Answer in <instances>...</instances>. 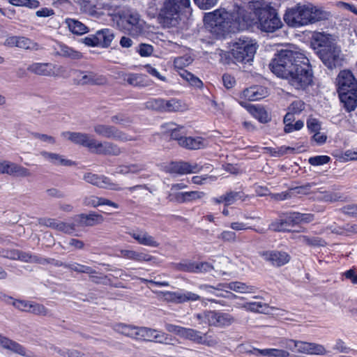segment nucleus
I'll use <instances>...</instances> for the list:
<instances>
[{
    "label": "nucleus",
    "instance_id": "nucleus-1",
    "mask_svg": "<svg viewBox=\"0 0 357 357\" xmlns=\"http://www.w3.org/2000/svg\"><path fill=\"white\" fill-rule=\"evenodd\" d=\"M204 22L206 27L216 36L236 29H244L257 24L262 31L273 33L282 26V22L267 0H250L243 2L236 0L231 9H217L205 13Z\"/></svg>",
    "mask_w": 357,
    "mask_h": 357
},
{
    "label": "nucleus",
    "instance_id": "nucleus-2",
    "mask_svg": "<svg viewBox=\"0 0 357 357\" xmlns=\"http://www.w3.org/2000/svg\"><path fill=\"white\" fill-rule=\"evenodd\" d=\"M271 71L285 78L296 89H305L312 81L310 60L303 54L282 50L270 63Z\"/></svg>",
    "mask_w": 357,
    "mask_h": 357
},
{
    "label": "nucleus",
    "instance_id": "nucleus-3",
    "mask_svg": "<svg viewBox=\"0 0 357 357\" xmlns=\"http://www.w3.org/2000/svg\"><path fill=\"white\" fill-rule=\"evenodd\" d=\"M314 42L317 45L316 54L328 68L333 69L342 65L340 49L331 34L314 31Z\"/></svg>",
    "mask_w": 357,
    "mask_h": 357
},
{
    "label": "nucleus",
    "instance_id": "nucleus-4",
    "mask_svg": "<svg viewBox=\"0 0 357 357\" xmlns=\"http://www.w3.org/2000/svg\"><path fill=\"white\" fill-rule=\"evenodd\" d=\"M340 102L348 112L357 107V80L349 70H340L336 78Z\"/></svg>",
    "mask_w": 357,
    "mask_h": 357
},
{
    "label": "nucleus",
    "instance_id": "nucleus-5",
    "mask_svg": "<svg viewBox=\"0 0 357 357\" xmlns=\"http://www.w3.org/2000/svg\"><path fill=\"white\" fill-rule=\"evenodd\" d=\"M257 49L255 40L241 37L231 44L229 53L235 63H247L252 61Z\"/></svg>",
    "mask_w": 357,
    "mask_h": 357
},
{
    "label": "nucleus",
    "instance_id": "nucleus-6",
    "mask_svg": "<svg viewBox=\"0 0 357 357\" xmlns=\"http://www.w3.org/2000/svg\"><path fill=\"white\" fill-rule=\"evenodd\" d=\"M117 25L125 33L132 37L144 34L146 28V22L141 19L139 15L131 10H125L119 13Z\"/></svg>",
    "mask_w": 357,
    "mask_h": 357
},
{
    "label": "nucleus",
    "instance_id": "nucleus-7",
    "mask_svg": "<svg viewBox=\"0 0 357 357\" xmlns=\"http://www.w3.org/2000/svg\"><path fill=\"white\" fill-rule=\"evenodd\" d=\"M190 3V0H165L159 14L160 23L165 26H175L181 9L188 7Z\"/></svg>",
    "mask_w": 357,
    "mask_h": 357
},
{
    "label": "nucleus",
    "instance_id": "nucleus-8",
    "mask_svg": "<svg viewBox=\"0 0 357 357\" xmlns=\"http://www.w3.org/2000/svg\"><path fill=\"white\" fill-rule=\"evenodd\" d=\"M311 215L291 211L282 213L278 219L270 225V229L274 231H290L295 225L311 220Z\"/></svg>",
    "mask_w": 357,
    "mask_h": 357
},
{
    "label": "nucleus",
    "instance_id": "nucleus-9",
    "mask_svg": "<svg viewBox=\"0 0 357 357\" xmlns=\"http://www.w3.org/2000/svg\"><path fill=\"white\" fill-rule=\"evenodd\" d=\"M312 20V8L305 5H297L287 10L284 20L291 27H301L311 22Z\"/></svg>",
    "mask_w": 357,
    "mask_h": 357
},
{
    "label": "nucleus",
    "instance_id": "nucleus-10",
    "mask_svg": "<svg viewBox=\"0 0 357 357\" xmlns=\"http://www.w3.org/2000/svg\"><path fill=\"white\" fill-rule=\"evenodd\" d=\"M342 185L333 182H328L324 185L314 189V201L326 203L344 202L347 200V196L341 192Z\"/></svg>",
    "mask_w": 357,
    "mask_h": 357
},
{
    "label": "nucleus",
    "instance_id": "nucleus-11",
    "mask_svg": "<svg viewBox=\"0 0 357 357\" xmlns=\"http://www.w3.org/2000/svg\"><path fill=\"white\" fill-rule=\"evenodd\" d=\"M196 317L208 323L209 326L216 327L227 326L234 321V318L229 314L216 311H207L203 314H197Z\"/></svg>",
    "mask_w": 357,
    "mask_h": 357
},
{
    "label": "nucleus",
    "instance_id": "nucleus-12",
    "mask_svg": "<svg viewBox=\"0 0 357 357\" xmlns=\"http://www.w3.org/2000/svg\"><path fill=\"white\" fill-rule=\"evenodd\" d=\"M137 340L155 342L160 344H169L171 340L169 335L157 329L148 327H139Z\"/></svg>",
    "mask_w": 357,
    "mask_h": 357
},
{
    "label": "nucleus",
    "instance_id": "nucleus-13",
    "mask_svg": "<svg viewBox=\"0 0 357 357\" xmlns=\"http://www.w3.org/2000/svg\"><path fill=\"white\" fill-rule=\"evenodd\" d=\"M94 132L99 136L108 139H114L122 142L131 140L132 138L119 130L114 126L105 124H96L93 127Z\"/></svg>",
    "mask_w": 357,
    "mask_h": 357
},
{
    "label": "nucleus",
    "instance_id": "nucleus-14",
    "mask_svg": "<svg viewBox=\"0 0 357 357\" xmlns=\"http://www.w3.org/2000/svg\"><path fill=\"white\" fill-rule=\"evenodd\" d=\"M260 256L264 261L276 267L287 264L291 259L288 252L277 250L263 251L260 253Z\"/></svg>",
    "mask_w": 357,
    "mask_h": 357
},
{
    "label": "nucleus",
    "instance_id": "nucleus-15",
    "mask_svg": "<svg viewBox=\"0 0 357 357\" xmlns=\"http://www.w3.org/2000/svg\"><path fill=\"white\" fill-rule=\"evenodd\" d=\"M163 298L167 302L175 303L196 301L200 299L199 295L183 289L176 291H165L163 293Z\"/></svg>",
    "mask_w": 357,
    "mask_h": 357
},
{
    "label": "nucleus",
    "instance_id": "nucleus-16",
    "mask_svg": "<svg viewBox=\"0 0 357 357\" xmlns=\"http://www.w3.org/2000/svg\"><path fill=\"white\" fill-rule=\"evenodd\" d=\"M84 179L87 183L96 185L99 188L116 191L122 190L121 187L116 183H112L109 178L105 176H99L92 173H87L84 176Z\"/></svg>",
    "mask_w": 357,
    "mask_h": 357
},
{
    "label": "nucleus",
    "instance_id": "nucleus-17",
    "mask_svg": "<svg viewBox=\"0 0 357 357\" xmlns=\"http://www.w3.org/2000/svg\"><path fill=\"white\" fill-rule=\"evenodd\" d=\"M0 174L20 177L31 176L28 169L8 160H0Z\"/></svg>",
    "mask_w": 357,
    "mask_h": 357
},
{
    "label": "nucleus",
    "instance_id": "nucleus-18",
    "mask_svg": "<svg viewBox=\"0 0 357 357\" xmlns=\"http://www.w3.org/2000/svg\"><path fill=\"white\" fill-rule=\"evenodd\" d=\"M61 137L75 144L87 147L91 152L96 140L87 134L76 132H63L61 133Z\"/></svg>",
    "mask_w": 357,
    "mask_h": 357
},
{
    "label": "nucleus",
    "instance_id": "nucleus-19",
    "mask_svg": "<svg viewBox=\"0 0 357 357\" xmlns=\"http://www.w3.org/2000/svg\"><path fill=\"white\" fill-rule=\"evenodd\" d=\"M75 79L82 85L102 84L106 82L105 77L91 71H76Z\"/></svg>",
    "mask_w": 357,
    "mask_h": 357
},
{
    "label": "nucleus",
    "instance_id": "nucleus-20",
    "mask_svg": "<svg viewBox=\"0 0 357 357\" xmlns=\"http://www.w3.org/2000/svg\"><path fill=\"white\" fill-rule=\"evenodd\" d=\"M200 167L196 164H190L185 162H175L170 163L166 167V171L174 174H187L198 172Z\"/></svg>",
    "mask_w": 357,
    "mask_h": 357
},
{
    "label": "nucleus",
    "instance_id": "nucleus-21",
    "mask_svg": "<svg viewBox=\"0 0 357 357\" xmlns=\"http://www.w3.org/2000/svg\"><path fill=\"white\" fill-rule=\"evenodd\" d=\"M268 95V91L266 88L261 86H253L245 89L240 94V98L248 101H257Z\"/></svg>",
    "mask_w": 357,
    "mask_h": 357
},
{
    "label": "nucleus",
    "instance_id": "nucleus-22",
    "mask_svg": "<svg viewBox=\"0 0 357 357\" xmlns=\"http://www.w3.org/2000/svg\"><path fill=\"white\" fill-rule=\"evenodd\" d=\"M0 347L22 356L30 357L31 353L20 344L0 334Z\"/></svg>",
    "mask_w": 357,
    "mask_h": 357
},
{
    "label": "nucleus",
    "instance_id": "nucleus-23",
    "mask_svg": "<svg viewBox=\"0 0 357 357\" xmlns=\"http://www.w3.org/2000/svg\"><path fill=\"white\" fill-rule=\"evenodd\" d=\"M129 235L131 236L138 243L153 248H157L159 245L158 241L155 238L149 234L146 231L142 229L134 230L128 232Z\"/></svg>",
    "mask_w": 357,
    "mask_h": 357
},
{
    "label": "nucleus",
    "instance_id": "nucleus-24",
    "mask_svg": "<svg viewBox=\"0 0 357 357\" xmlns=\"http://www.w3.org/2000/svg\"><path fill=\"white\" fill-rule=\"evenodd\" d=\"M92 152L98 154L117 155L121 153V150L117 145L113 143L108 142H100L96 139L93 146Z\"/></svg>",
    "mask_w": 357,
    "mask_h": 357
},
{
    "label": "nucleus",
    "instance_id": "nucleus-25",
    "mask_svg": "<svg viewBox=\"0 0 357 357\" xmlns=\"http://www.w3.org/2000/svg\"><path fill=\"white\" fill-rule=\"evenodd\" d=\"M311 192V185H306L298 186L289 189L287 192L278 193L273 195V197L277 200H284L294 197H300L304 195H307Z\"/></svg>",
    "mask_w": 357,
    "mask_h": 357
},
{
    "label": "nucleus",
    "instance_id": "nucleus-26",
    "mask_svg": "<svg viewBox=\"0 0 357 357\" xmlns=\"http://www.w3.org/2000/svg\"><path fill=\"white\" fill-rule=\"evenodd\" d=\"M282 346L287 350L295 353L310 354L312 349V344L308 342L286 340Z\"/></svg>",
    "mask_w": 357,
    "mask_h": 357
},
{
    "label": "nucleus",
    "instance_id": "nucleus-27",
    "mask_svg": "<svg viewBox=\"0 0 357 357\" xmlns=\"http://www.w3.org/2000/svg\"><path fill=\"white\" fill-rule=\"evenodd\" d=\"M120 257L139 262L155 261V258L146 252L132 250H120Z\"/></svg>",
    "mask_w": 357,
    "mask_h": 357
},
{
    "label": "nucleus",
    "instance_id": "nucleus-28",
    "mask_svg": "<svg viewBox=\"0 0 357 357\" xmlns=\"http://www.w3.org/2000/svg\"><path fill=\"white\" fill-rule=\"evenodd\" d=\"M162 128L164 134L169 135L173 139L177 140L180 145V139L184 138V137L182 136V134L184 133V128L183 126H178L172 122H169L162 125Z\"/></svg>",
    "mask_w": 357,
    "mask_h": 357
},
{
    "label": "nucleus",
    "instance_id": "nucleus-29",
    "mask_svg": "<svg viewBox=\"0 0 357 357\" xmlns=\"http://www.w3.org/2000/svg\"><path fill=\"white\" fill-rule=\"evenodd\" d=\"M40 155L47 162L54 165L70 166L73 164L71 160L66 159L63 155L55 153L41 151Z\"/></svg>",
    "mask_w": 357,
    "mask_h": 357
},
{
    "label": "nucleus",
    "instance_id": "nucleus-30",
    "mask_svg": "<svg viewBox=\"0 0 357 357\" xmlns=\"http://www.w3.org/2000/svg\"><path fill=\"white\" fill-rule=\"evenodd\" d=\"M180 146L188 149H199L206 146V141L201 137H184L180 139Z\"/></svg>",
    "mask_w": 357,
    "mask_h": 357
},
{
    "label": "nucleus",
    "instance_id": "nucleus-31",
    "mask_svg": "<svg viewBox=\"0 0 357 357\" xmlns=\"http://www.w3.org/2000/svg\"><path fill=\"white\" fill-rule=\"evenodd\" d=\"M240 105L245 107L248 111L260 122L265 123L268 121V115L266 110L259 106L248 104L243 101L239 102Z\"/></svg>",
    "mask_w": 357,
    "mask_h": 357
},
{
    "label": "nucleus",
    "instance_id": "nucleus-32",
    "mask_svg": "<svg viewBox=\"0 0 357 357\" xmlns=\"http://www.w3.org/2000/svg\"><path fill=\"white\" fill-rule=\"evenodd\" d=\"M27 70L38 75L49 76L54 73V66L49 63H33L29 65Z\"/></svg>",
    "mask_w": 357,
    "mask_h": 357
},
{
    "label": "nucleus",
    "instance_id": "nucleus-33",
    "mask_svg": "<svg viewBox=\"0 0 357 357\" xmlns=\"http://www.w3.org/2000/svg\"><path fill=\"white\" fill-rule=\"evenodd\" d=\"M250 353L255 356H262L267 357H289V352L287 349L284 350L275 348L264 349L255 348L252 351H250Z\"/></svg>",
    "mask_w": 357,
    "mask_h": 357
},
{
    "label": "nucleus",
    "instance_id": "nucleus-34",
    "mask_svg": "<svg viewBox=\"0 0 357 357\" xmlns=\"http://www.w3.org/2000/svg\"><path fill=\"white\" fill-rule=\"evenodd\" d=\"M0 255L10 259H18L25 262L32 261L34 259V257L29 254L21 252L17 250H0Z\"/></svg>",
    "mask_w": 357,
    "mask_h": 357
},
{
    "label": "nucleus",
    "instance_id": "nucleus-35",
    "mask_svg": "<svg viewBox=\"0 0 357 357\" xmlns=\"http://www.w3.org/2000/svg\"><path fill=\"white\" fill-rule=\"evenodd\" d=\"M84 204L87 206L97 207L98 206L107 205L114 208H119V204L109 199L102 197L91 195L86 197L84 199Z\"/></svg>",
    "mask_w": 357,
    "mask_h": 357
},
{
    "label": "nucleus",
    "instance_id": "nucleus-36",
    "mask_svg": "<svg viewBox=\"0 0 357 357\" xmlns=\"http://www.w3.org/2000/svg\"><path fill=\"white\" fill-rule=\"evenodd\" d=\"M100 47H108L114 38V32L109 29H103L96 33Z\"/></svg>",
    "mask_w": 357,
    "mask_h": 357
},
{
    "label": "nucleus",
    "instance_id": "nucleus-37",
    "mask_svg": "<svg viewBox=\"0 0 357 357\" xmlns=\"http://www.w3.org/2000/svg\"><path fill=\"white\" fill-rule=\"evenodd\" d=\"M222 288H228L230 290L241 294H249L255 292V287L248 286L241 282H232L230 283L220 284Z\"/></svg>",
    "mask_w": 357,
    "mask_h": 357
},
{
    "label": "nucleus",
    "instance_id": "nucleus-38",
    "mask_svg": "<svg viewBox=\"0 0 357 357\" xmlns=\"http://www.w3.org/2000/svg\"><path fill=\"white\" fill-rule=\"evenodd\" d=\"M95 12L99 15H109L113 17V19L119 17V13H121L123 10H118L116 7L110 6L108 4H100L98 3L95 6Z\"/></svg>",
    "mask_w": 357,
    "mask_h": 357
},
{
    "label": "nucleus",
    "instance_id": "nucleus-39",
    "mask_svg": "<svg viewBox=\"0 0 357 357\" xmlns=\"http://www.w3.org/2000/svg\"><path fill=\"white\" fill-rule=\"evenodd\" d=\"M66 23L70 32L76 35H82L89 32V28L81 22L74 19H67Z\"/></svg>",
    "mask_w": 357,
    "mask_h": 357
},
{
    "label": "nucleus",
    "instance_id": "nucleus-40",
    "mask_svg": "<svg viewBox=\"0 0 357 357\" xmlns=\"http://www.w3.org/2000/svg\"><path fill=\"white\" fill-rule=\"evenodd\" d=\"M139 328L131 325H126L124 324H118L115 325L114 330L126 336L137 340L138 335Z\"/></svg>",
    "mask_w": 357,
    "mask_h": 357
},
{
    "label": "nucleus",
    "instance_id": "nucleus-41",
    "mask_svg": "<svg viewBox=\"0 0 357 357\" xmlns=\"http://www.w3.org/2000/svg\"><path fill=\"white\" fill-rule=\"evenodd\" d=\"M187 109V105L180 100L172 98L165 100L164 112H183Z\"/></svg>",
    "mask_w": 357,
    "mask_h": 357
},
{
    "label": "nucleus",
    "instance_id": "nucleus-42",
    "mask_svg": "<svg viewBox=\"0 0 357 357\" xmlns=\"http://www.w3.org/2000/svg\"><path fill=\"white\" fill-rule=\"evenodd\" d=\"M181 337L197 344L203 342V334L200 331L190 328H184Z\"/></svg>",
    "mask_w": 357,
    "mask_h": 357
},
{
    "label": "nucleus",
    "instance_id": "nucleus-43",
    "mask_svg": "<svg viewBox=\"0 0 357 357\" xmlns=\"http://www.w3.org/2000/svg\"><path fill=\"white\" fill-rule=\"evenodd\" d=\"M103 217L98 213H91L88 215L82 214L80 215V221L83 225L87 226H93L100 224L103 221Z\"/></svg>",
    "mask_w": 357,
    "mask_h": 357
},
{
    "label": "nucleus",
    "instance_id": "nucleus-44",
    "mask_svg": "<svg viewBox=\"0 0 357 357\" xmlns=\"http://www.w3.org/2000/svg\"><path fill=\"white\" fill-rule=\"evenodd\" d=\"M332 17L331 12L324 7L314 6V23L327 21Z\"/></svg>",
    "mask_w": 357,
    "mask_h": 357
},
{
    "label": "nucleus",
    "instance_id": "nucleus-45",
    "mask_svg": "<svg viewBox=\"0 0 357 357\" xmlns=\"http://www.w3.org/2000/svg\"><path fill=\"white\" fill-rule=\"evenodd\" d=\"M4 301L10 304H12L14 307L20 310L28 312L31 307L32 301H28L24 300L14 299L10 296H4Z\"/></svg>",
    "mask_w": 357,
    "mask_h": 357
},
{
    "label": "nucleus",
    "instance_id": "nucleus-46",
    "mask_svg": "<svg viewBox=\"0 0 357 357\" xmlns=\"http://www.w3.org/2000/svg\"><path fill=\"white\" fill-rule=\"evenodd\" d=\"M243 307L247 310L253 312L260 313L268 312V306L266 303L261 301L245 303Z\"/></svg>",
    "mask_w": 357,
    "mask_h": 357
},
{
    "label": "nucleus",
    "instance_id": "nucleus-47",
    "mask_svg": "<svg viewBox=\"0 0 357 357\" xmlns=\"http://www.w3.org/2000/svg\"><path fill=\"white\" fill-rule=\"evenodd\" d=\"M59 54L66 57H69L73 59H79L82 57V54L73 49L72 47H70L64 44L59 45Z\"/></svg>",
    "mask_w": 357,
    "mask_h": 357
},
{
    "label": "nucleus",
    "instance_id": "nucleus-48",
    "mask_svg": "<svg viewBox=\"0 0 357 357\" xmlns=\"http://www.w3.org/2000/svg\"><path fill=\"white\" fill-rule=\"evenodd\" d=\"M144 169L143 165L138 164H132L130 165H123L119 166L116 168V172L114 174H136L139 172Z\"/></svg>",
    "mask_w": 357,
    "mask_h": 357
},
{
    "label": "nucleus",
    "instance_id": "nucleus-49",
    "mask_svg": "<svg viewBox=\"0 0 357 357\" xmlns=\"http://www.w3.org/2000/svg\"><path fill=\"white\" fill-rule=\"evenodd\" d=\"M213 267L207 262L192 264L187 266L186 271L193 273H206L212 270Z\"/></svg>",
    "mask_w": 357,
    "mask_h": 357
},
{
    "label": "nucleus",
    "instance_id": "nucleus-50",
    "mask_svg": "<svg viewBox=\"0 0 357 357\" xmlns=\"http://www.w3.org/2000/svg\"><path fill=\"white\" fill-rule=\"evenodd\" d=\"M320 128V123L317 119H314V142L319 145H322L326 142L327 136L324 132L319 131Z\"/></svg>",
    "mask_w": 357,
    "mask_h": 357
},
{
    "label": "nucleus",
    "instance_id": "nucleus-51",
    "mask_svg": "<svg viewBox=\"0 0 357 357\" xmlns=\"http://www.w3.org/2000/svg\"><path fill=\"white\" fill-rule=\"evenodd\" d=\"M225 199H226V206L231 205L236 202L241 200H245V195L243 192L241 191H230L225 194Z\"/></svg>",
    "mask_w": 357,
    "mask_h": 357
},
{
    "label": "nucleus",
    "instance_id": "nucleus-52",
    "mask_svg": "<svg viewBox=\"0 0 357 357\" xmlns=\"http://www.w3.org/2000/svg\"><path fill=\"white\" fill-rule=\"evenodd\" d=\"M47 225L54 227L58 230L64 231L66 233H71L73 231L74 228L72 225L63 222H55L54 220H50L47 223Z\"/></svg>",
    "mask_w": 357,
    "mask_h": 357
},
{
    "label": "nucleus",
    "instance_id": "nucleus-53",
    "mask_svg": "<svg viewBox=\"0 0 357 357\" xmlns=\"http://www.w3.org/2000/svg\"><path fill=\"white\" fill-rule=\"evenodd\" d=\"M125 80L130 85L138 86H143L144 75L142 74H129L125 78Z\"/></svg>",
    "mask_w": 357,
    "mask_h": 357
},
{
    "label": "nucleus",
    "instance_id": "nucleus-54",
    "mask_svg": "<svg viewBox=\"0 0 357 357\" xmlns=\"http://www.w3.org/2000/svg\"><path fill=\"white\" fill-rule=\"evenodd\" d=\"M165 99L153 98L146 102V107L149 109L164 111Z\"/></svg>",
    "mask_w": 357,
    "mask_h": 357
},
{
    "label": "nucleus",
    "instance_id": "nucleus-55",
    "mask_svg": "<svg viewBox=\"0 0 357 357\" xmlns=\"http://www.w3.org/2000/svg\"><path fill=\"white\" fill-rule=\"evenodd\" d=\"M66 267L77 273H85L88 274H92L95 273V271L91 267L82 265L77 263L69 264L68 265H66Z\"/></svg>",
    "mask_w": 357,
    "mask_h": 357
},
{
    "label": "nucleus",
    "instance_id": "nucleus-56",
    "mask_svg": "<svg viewBox=\"0 0 357 357\" xmlns=\"http://www.w3.org/2000/svg\"><path fill=\"white\" fill-rule=\"evenodd\" d=\"M36 46L37 45L32 42L30 39L22 36H18L17 45V47L27 50L34 49L36 47Z\"/></svg>",
    "mask_w": 357,
    "mask_h": 357
},
{
    "label": "nucleus",
    "instance_id": "nucleus-57",
    "mask_svg": "<svg viewBox=\"0 0 357 357\" xmlns=\"http://www.w3.org/2000/svg\"><path fill=\"white\" fill-rule=\"evenodd\" d=\"M192 61V59L190 56H183L177 57L174 59V64L177 68L182 69L183 68L188 66Z\"/></svg>",
    "mask_w": 357,
    "mask_h": 357
},
{
    "label": "nucleus",
    "instance_id": "nucleus-58",
    "mask_svg": "<svg viewBox=\"0 0 357 357\" xmlns=\"http://www.w3.org/2000/svg\"><path fill=\"white\" fill-rule=\"evenodd\" d=\"M218 238L225 242L233 243L236 241V234L233 231L224 230L219 234Z\"/></svg>",
    "mask_w": 357,
    "mask_h": 357
},
{
    "label": "nucleus",
    "instance_id": "nucleus-59",
    "mask_svg": "<svg viewBox=\"0 0 357 357\" xmlns=\"http://www.w3.org/2000/svg\"><path fill=\"white\" fill-rule=\"evenodd\" d=\"M195 3L202 10H208L215 6L218 0H193Z\"/></svg>",
    "mask_w": 357,
    "mask_h": 357
},
{
    "label": "nucleus",
    "instance_id": "nucleus-60",
    "mask_svg": "<svg viewBox=\"0 0 357 357\" xmlns=\"http://www.w3.org/2000/svg\"><path fill=\"white\" fill-rule=\"evenodd\" d=\"M29 312L38 315H45L47 310L43 305L32 301Z\"/></svg>",
    "mask_w": 357,
    "mask_h": 357
},
{
    "label": "nucleus",
    "instance_id": "nucleus-61",
    "mask_svg": "<svg viewBox=\"0 0 357 357\" xmlns=\"http://www.w3.org/2000/svg\"><path fill=\"white\" fill-rule=\"evenodd\" d=\"M33 137L36 139H40L41 142H43L49 145H54L56 143L55 138L51 135L35 132L33 133Z\"/></svg>",
    "mask_w": 357,
    "mask_h": 357
},
{
    "label": "nucleus",
    "instance_id": "nucleus-62",
    "mask_svg": "<svg viewBox=\"0 0 357 357\" xmlns=\"http://www.w3.org/2000/svg\"><path fill=\"white\" fill-rule=\"evenodd\" d=\"M205 195L204 192L201 191H189L185 192V202H190L197 199H202Z\"/></svg>",
    "mask_w": 357,
    "mask_h": 357
},
{
    "label": "nucleus",
    "instance_id": "nucleus-63",
    "mask_svg": "<svg viewBox=\"0 0 357 357\" xmlns=\"http://www.w3.org/2000/svg\"><path fill=\"white\" fill-rule=\"evenodd\" d=\"M137 52L141 56H149L153 52V47L151 45L142 43L139 45Z\"/></svg>",
    "mask_w": 357,
    "mask_h": 357
},
{
    "label": "nucleus",
    "instance_id": "nucleus-64",
    "mask_svg": "<svg viewBox=\"0 0 357 357\" xmlns=\"http://www.w3.org/2000/svg\"><path fill=\"white\" fill-rule=\"evenodd\" d=\"M219 343V340L216 337L212 335H203V342L199 344L206 345L210 347H215Z\"/></svg>",
    "mask_w": 357,
    "mask_h": 357
}]
</instances>
